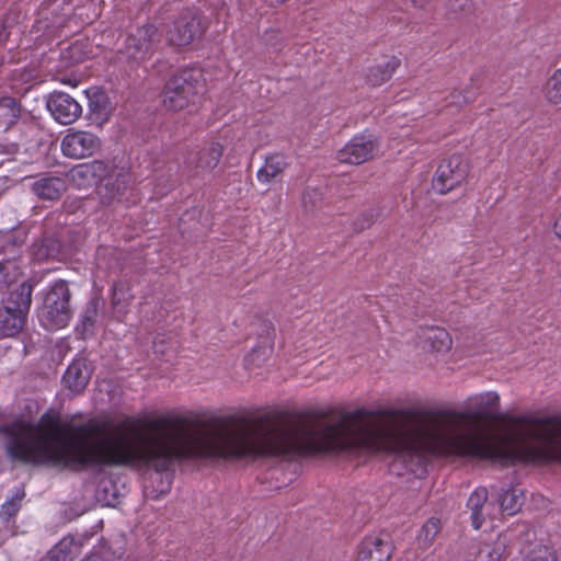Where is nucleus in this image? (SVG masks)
<instances>
[{"label":"nucleus","mask_w":561,"mask_h":561,"mask_svg":"<svg viewBox=\"0 0 561 561\" xmlns=\"http://www.w3.org/2000/svg\"><path fill=\"white\" fill-rule=\"evenodd\" d=\"M96 313V306L95 304H90L85 310V313L83 316V323L84 325L92 327L94 323V316Z\"/></svg>","instance_id":"nucleus-32"},{"label":"nucleus","mask_w":561,"mask_h":561,"mask_svg":"<svg viewBox=\"0 0 561 561\" xmlns=\"http://www.w3.org/2000/svg\"><path fill=\"white\" fill-rule=\"evenodd\" d=\"M525 561H557V553L547 545L535 543L526 552Z\"/></svg>","instance_id":"nucleus-26"},{"label":"nucleus","mask_w":561,"mask_h":561,"mask_svg":"<svg viewBox=\"0 0 561 561\" xmlns=\"http://www.w3.org/2000/svg\"><path fill=\"white\" fill-rule=\"evenodd\" d=\"M72 317L70 291L67 283L49 284L43 294V305L38 310V320L49 331L64 329Z\"/></svg>","instance_id":"nucleus-2"},{"label":"nucleus","mask_w":561,"mask_h":561,"mask_svg":"<svg viewBox=\"0 0 561 561\" xmlns=\"http://www.w3.org/2000/svg\"><path fill=\"white\" fill-rule=\"evenodd\" d=\"M421 337L425 345H427L433 352L445 353L451 347V337L449 333L438 327L426 328L422 331Z\"/></svg>","instance_id":"nucleus-19"},{"label":"nucleus","mask_w":561,"mask_h":561,"mask_svg":"<svg viewBox=\"0 0 561 561\" xmlns=\"http://www.w3.org/2000/svg\"><path fill=\"white\" fill-rule=\"evenodd\" d=\"M554 233L561 239V214L554 221Z\"/></svg>","instance_id":"nucleus-36"},{"label":"nucleus","mask_w":561,"mask_h":561,"mask_svg":"<svg viewBox=\"0 0 561 561\" xmlns=\"http://www.w3.org/2000/svg\"><path fill=\"white\" fill-rule=\"evenodd\" d=\"M77 551L75 539L65 537L48 551L46 561H72Z\"/></svg>","instance_id":"nucleus-22"},{"label":"nucleus","mask_w":561,"mask_h":561,"mask_svg":"<svg viewBox=\"0 0 561 561\" xmlns=\"http://www.w3.org/2000/svg\"><path fill=\"white\" fill-rule=\"evenodd\" d=\"M468 411L419 413L357 409L336 422L291 417L265 419V456L288 457L316 451L386 453L414 471L427 455L489 459L508 466L519 460L561 458V419L515 416L516 442L500 439L479 425L500 419V396L486 391L466 401Z\"/></svg>","instance_id":"nucleus-1"},{"label":"nucleus","mask_w":561,"mask_h":561,"mask_svg":"<svg viewBox=\"0 0 561 561\" xmlns=\"http://www.w3.org/2000/svg\"><path fill=\"white\" fill-rule=\"evenodd\" d=\"M286 167L285 158L282 156H272L265 160L263 167L257 171V180L261 183H270L282 174Z\"/></svg>","instance_id":"nucleus-23"},{"label":"nucleus","mask_w":561,"mask_h":561,"mask_svg":"<svg viewBox=\"0 0 561 561\" xmlns=\"http://www.w3.org/2000/svg\"><path fill=\"white\" fill-rule=\"evenodd\" d=\"M168 314H169V310L164 307H161L157 313V320L158 322H163V323H167L169 324L170 321L168 319Z\"/></svg>","instance_id":"nucleus-35"},{"label":"nucleus","mask_w":561,"mask_h":561,"mask_svg":"<svg viewBox=\"0 0 561 561\" xmlns=\"http://www.w3.org/2000/svg\"><path fill=\"white\" fill-rule=\"evenodd\" d=\"M157 42V28L153 25H145L130 34L126 41V50L135 60H144L149 57L153 44Z\"/></svg>","instance_id":"nucleus-12"},{"label":"nucleus","mask_w":561,"mask_h":561,"mask_svg":"<svg viewBox=\"0 0 561 561\" xmlns=\"http://www.w3.org/2000/svg\"><path fill=\"white\" fill-rule=\"evenodd\" d=\"M392 551L387 534L369 535L360 542L356 561H389Z\"/></svg>","instance_id":"nucleus-9"},{"label":"nucleus","mask_w":561,"mask_h":561,"mask_svg":"<svg viewBox=\"0 0 561 561\" xmlns=\"http://www.w3.org/2000/svg\"><path fill=\"white\" fill-rule=\"evenodd\" d=\"M61 152L71 159H85L96 154L102 147L101 138L92 131L69 129L61 140Z\"/></svg>","instance_id":"nucleus-4"},{"label":"nucleus","mask_w":561,"mask_h":561,"mask_svg":"<svg viewBox=\"0 0 561 561\" xmlns=\"http://www.w3.org/2000/svg\"><path fill=\"white\" fill-rule=\"evenodd\" d=\"M28 312L3 306L0 308V339L14 337L24 328Z\"/></svg>","instance_id":"nucleus-16"},{"label":"nucleus","mask_w":561,"mask_h":561,"mask_svg":"<svg viewBox=\"0 0 561 561\" xmlns=\"http://www.w3.org/2000/svg\"><path fill=\"white\" fill-rule=\"evenodd\" d=\"M440 528V520L438 518H430L421 528L417 540L422 546L430 545L435 536L438 534Z\"/></svg>","instance_id":"nucleus-27"},{"label":"nucleus","mask_w":561,"mask_h":561,"mask_svg":"<svg viewBox=\"0 0 561 561\" xmlns=\"http://www.w3.org/2000/svg\"><path fill=\"white\" fill-rule=\"evenodd\" d=\"M199 33V21L193 11L182 13L169 27L168 39L178 46L188 45Z\"/></svg>","instance_id":"nucleus-11"},{"label":"nucleus","mask_w":561,"mask_h":561,"mask_svg":"<svg viewBox=\"0 0 561 561\" xmlns=\"http://www.w3.org/2000/svg\"><path fill=\"white\" fill-rule=\"evenodd\" d=\"M412 2L419 7V8H423L426 3H427V0H412Z\"/></svg>","instance_id":"nucleus-38"},{"label":"nucleus","mask_w":561,"mask_h":561,"mask_svg":"<svg viewBox=\"0 0 561 561\" xmlns=\"http://www.w3.org/2000/svg\"><path fill=\"white\" fill-rule=\"evenodd\" d=\"M379 150L377 137L371 133L355 135L342 149L336 159L342 163L360 164L374 158Z\"/></svg>","instance_id":"nucleus-6"},{"label":"nucleus","mask_w":561,"mask_h":561,"mask_svg":"<svg viewBox=\"0 0 561 561\" xmlns=\"http://www.w3.org/2000/svg\"><path fill=\"white\" fill-rule=\"evenodd\" d=\"M14 268V263L5 262L0 263V280H7L11 277L10 271Z\"/></svg>","instance_id":"nucleus-33"},{"label":"nucleus","mask_w":561,"mask_h":561,"mask_svg":"<svg viewBox=\"0 0 561 561\" xmlns=\"http://www.w3.org/2000/svg\"><path fill=\"white\" fill-rule=\"evenodd\" d=\"M466 102H467L466 98L463 95H461L460 92H457V93L450 94V102L448 104L459 107L460 105H462Z\"/></svg>","instance_id":"nucleus-34"},{"label":"nucleus","mask_w":561,"mask_h":561,"mask_svg":"<svg viewBox=\"0 0 561 561\" xmlns=\"http://www.w3.org/2000/svg\"><path fill=\"white\" fill-rule=\"evenodd\" d=\"M505 551V540L499 537L493 542L479 543L473 552L474 561H501Z\"/></svg>","instance_id":"nucleus-21"},{"label":"nucleus","mask_w":561,"mask_h":561,"mask_svg":"<svg viewBox=\"0 0 561 561\" xmlns=\"http://www.w3.org/2000/svg\"><path fill=\"white\" fill-rule=\"evenodd\" d=\"M33 287L31 283H7L3 293L2 305L9 309L30 311L32 304Z\"/></svg>","instance_id":"nucleus-13"},{"label":"nucleus","mask_w":561,"mask_h":561,"mask_svg":"<svg viewBox=\"0 0 561 561\" xmlns=\"http://www.w3.org/2000/svg\"><path fill=\"white\" fill-rule=\"evenodd\" d=\"M162 344H163L162 341H159L158 337L154 339V341H153V350H154L156 353H161V354L164 353Z\"/></svg>","instance_id":"nucleus-37"},{"label":"nucleus","mask_w":561,"mask_h":561,"mask_svg":"<svg viewBox=\"0 0 561 561\" xmlns=\"http://www.w3.org/2000/svg\"><path fill=\"white\" fill-rule=\"evenodd\" d=\"M546 96L550 102L561 104V69L557 70L547 81Z\"/></svg>","instance_id":"nucleus-28"},{"label":"nucleus","mask_w":561,"mask_h":561,"mask_svg":"<svg viewBox=\"0 0 561 561\" xmlns=\"http://www.w3.org/2000/svg\"><path fill=\"white\" fill-rule=\"evenodd\" d=\"M168 492V488L165 490H161V493L164 494Z\"/></svg>","instance_id":"nucleus-39"},{"label":"nucleus","mask_w":561,"mask_h":561,"mask_svg":"<svg viewBox=\"0 0 561 561\" xmlns=\"http://www.w3.org/2000/svg\"><path fill=\"white\" fill-rule=\"evenodd\" d=\"M279 39H280L279 32L273 27L266 30L261 36L262 43L266 46H272V47L277 46V44L279 43Z\"/></svg>","instance_id":"nucleus-31"},{"label":"nucleus","mask_w":561,"mask_h":561,"mask_svg":"<svg viewBox=\"0 0 561 561\" xmlns=\"http://www.w3.org/2000/svg\"><path fill=\"white\" fill-rule=\"evenodd\" d=\"M108 172L100 181L99 197L102 204L113 205L122 201L130 186V173L124 167L108 163Z\"/></svg>","instance_id":"nucleus-7"},{"label":"nucleus","mask_w":561,"mask_h":561,"mask_svg":"<svg viewBox=\"0 0 561 561\" xmlns=\"http://www.w3.org/2000/svg\"><path fill=\"white\" fill-rule=\"evenodd\" d=\"M222 152L224 149L219 142L207 145L198 153L197 167L203 170L214 169L218 164Z\"/></svg>","instance_id":"nucleus-24"},{"label":"nucleus","mask_w":561,"mask_h":561,"mask_svg":"<svg viewBox=\"0 0 561 561\" xmlns=\"http://www.w3.org/2000/svg\"><path fill=\"white\" fill-rule=\"evenodd\" d=\"M401 64L400 58L396 56L386 57L382 60L371 65L366 71V81L373 87H379L390 80Z\"/></svg>","instance_id":"nucleus-17"},{"label":"nucleus","mask_w":561,"mask_h":561,"mask_svg":"<svg viewBox=\"0 0 561 561\" xmlns=\"http://www.w3.org/2000/svg\"><path fill=\"white\" fill-rule=\"evenodd\" d=\"M46 107L53 118L61 125H70L82 115L80 103L65 92H53L47 96Z\"/></svg>","instance_id":"nucleus-8"},{"label":"nucleus","mask_w":561,"mask_h":561,"mask_svg":"<svg viewBox=\"0 0 561 561\" xmlns=\"http://www.w3.org/2000/svg\"><path fill=\"white\" fill-rule=\"evenodd\" d=\"M25 493L24 491H18L14 496H12L10 500L5 501L1 505L0 510V516L4 519H10L12 516H14L20 507H21V501L23 500Z\"/></svg>","instance_id":"nucleus-29"},{"label":"nucleus","mask_w":561,"mask_h":561,"mask_svg":"<svg viewBox=\"0 0 561 561\" xmlns=\"http://www.w3.org/2000/svg\"><path fill=\"white\" fill-rule=\"evenodd\" d=\"M500 508L507 515L516 514L524 502V493L516 488L501 489L497 491Z\"/></svg>","instance_id":"nucleus-20"},{"label":"nucleus","mask_w":561,"mask_h":561,"mask_svg":"<svg viewBox=\"0 0 561 561\" xmlns=\"http://www.w3.org/2000/svg\"><path fill=\"white\" fill-rule=\"evenodd\" d=\"M33 192L43 199H57L66 191V183L60 178H41L33 183Z\"/></svg>","instance_id":"nucleus-18"},{"label":"nucleus","mask_w":561,"mask_h":561,"mask_svg":"<svg viewBox=\"0 0 561 561\" xmlns=\"http://www.w3.org/2000/svg\"><path fill=\"white\" fill-rule=\"evenodd\" d=\"M112 291L114 305L126 302L131 298V295L129 294V283H114Z\"/></svg>","instance_id":"nucleus-30"},{"label":"nucleus","mask_w":561,"mask_h":561,"mask_svg":"<svg viewBox=\"0 0 561 561\" xmlns=\"http://www.w3.org/2000/svg\"><path fill=\"white\" fill-rule=\"evenodd\" d=\"M91 378V370L85 359H75L64 374L62 381L65 387L72 393H80L88 385Z\"/></svg>","instance_id":"nucleus-15"},{"label":"nucleus","mask_w":561,"mask_h":561,"mask_svg":"<svg viewBox=\"0 0 561 561\" xmlns=\"http://www.w3.org/2000/svg\"><path fill=\"white\" fill-rule=\"evenodd\" d=\"M108 163L93 160L75 165L68 173L69 181L77 188H88L99 182L108 172Z\"/></svg>","instance_id":"nucleus-10"},{"label":"nucleus","mask_w":561,"mask_h":561,"mask_svg":"<svg viewBox=\"0 0 561 561\" xmlns=\"http://www.w3.org/2000/svg\"><path fill=\"white\" fill-rule=\"evenodd\" d=\"M19 110L12 98L0 99V130L8 129L18 117Z\"/></svg>","instance_id":"nucleus-25"},{"label":"nucleus","mask_w":561,"mask_h":561,"mask_svg":"<svg viewBox=\"0 0 561 561\" xmlns=\"http://www.w3.org/2000/svg\"><path fill=\"white\" fill-rule=\"evenodd\" d=\"M467 507L471 511V520L474 529H479L485 517H492L494 505L488 503V490L477 488L467 501Z\"/></svg>","instance_id":"nucleus-14"},{"label":"nucleus","mask_w":561,"mask_h":561,"mask_svg":"<svg viewBox=\"0 0 561 561\" xmlns=\"http://www.w3.org/2000/svg\"><path fill=\"white\" fill-rule=\"evenodd\" d=\"M204 83L198 69H184L169 79L163 92V105L170 111L185 108L202 92Z\"/></svg>","instance_id":"nucleus-3"},{"label":"nucleus","mask_w":561,"mask_h":561,"mask_svg":"<svg viewBox=\"0 0 561 561\" xmlns=\"http://www.w3.org/2000/svg\"><path fill=\"white\" fill-rule=\"evenodd\" d=\"M468 164L460 156H451L437 168L432 181L434 191L446 194L465 182Z\"/></svg>","instance_id":"nucleus-5"}]
</instances>
